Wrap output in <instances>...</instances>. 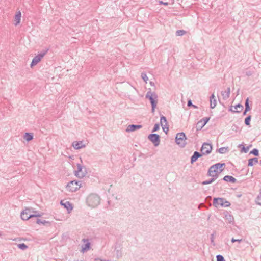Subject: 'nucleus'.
<instances>
[{
    "mask_svg": "<svg viewBox=\"0 0 261 261\" xmlns=\"http://www.w3.org/2000/svg\"><path fill=\"white\" fill-rule=\"evenodd\" d=\"M167 126V125H164V126H162V128H163V130L167 134L169 130V127H168V126Z\"/></svg>",
    "mask_w": 261,
    "mask_h": 261,
    "instance_id": "79ce46f5",
    "label": "nucleus"
},
{
    "mask_svg": "<svg viewBox=\"0 0 261 261\" xmlns=\"http://www.w3.org/2000/svg\"><path fill=\"white\" fill-rule=\"evenodd\" d=\"M24 210H28V211L27 212V215H28V216L29 215H32L31 213L33 212V211H32V208H27Z\"/></svg>",
    "mask_w": 261,
    "mask_h": 261,
    "instance_id": "c03bdc74",
    "label": "nucleus"
},
{
    "mask_svg": "<svg viewBox=\"0 0 261 261\" xmlns=\"http://www.w3.org/2000/svg\"><path fill=\"white\" fill-rule=\"evenodd\" d=\"M248 111H246V110H244V111L243 112V115H245L246 114V113Z\"/></svg>",
    "mask_w": 261,
    "mask_h": 261,
    "instance_id": "3c124183",
    "label": "nucleus"
},
{
    "mask_svg": "<svg viewBox=\"0 0 261 261\" xmlns=\"http://www.w3.org/2000/svg\"><path fill=\"white\" fill-rule=\"evenodd\" d=\"M250 153L252 154L255 156H258L259 154V151L257 149L254 148L252 151H251Z\"/></svg>",
    "mask_w": 261,
    "mask_h": 261,
    "instance_id": "e433bc0d",
    "label": "nucleus"
},
{
    "mask_svg": "<svg viewBox=\"0 0 261 261\" xmlns=\"http://www.w3.org/2000/svg\"><path fill=\"white\" fill-rule=\"evenodd\" d=\"M213 205L216 207H219V206L226 207L230 206V203L223 198H214Z\"/></svg>",
    "mask_w": 261,
    "mask_h": 261,
    "instance_id": "20e7f679",
    "label": "nucleus"
},
{
    "mask_svg": "<svg viewBox=\"0 0 261 261\" xmlns=\"http://www.w3.org/2000/svg\"><path fill=\"white\" fill-rule=\"evenodd\" d=\"M34 214H32L31 218L33 217H40L42 216V213H39L38 211H33Z\"/></svg>",
    "mask_w": 261,
    "mask_h": 261,
    "instance_id": "7c9ffc66",
    "label": "nucleus"
},
{
    "mask_svg": "<svg viewBox=\"0 0 261 261\" xmlns=\"http://www.w3.org/2000/svg\"><path fill=\"white\" fill-rule=\"evenodd\" d=\"M212 145L208 143H204L201 147V151L203 155H207L210 154L212 150Z\"/></svg>",
    "mask_w": 261,
    "mask_h": 261,
    "instance_id": "1a4fd4ad",
    "label": "nucleus"
},
{
    "mask_svg": "<svg viewBox=\"0 0 261 261\" xmlns=\"http://www.w3.org/2000/svg\"><path fill=\"white\" fill-rule=\"evenodd\" d=\"M36 223H37L38 224H43L44 225H45V224H48L49 223V222L48 221H47L45 220H41L40 219H38L37 218L36 220Z\"/></svg>",
    "mask_w": 261,
    "mask_h": 261,
    "instance_id": "cd10ccee",
    "label": "nucleus"
},
{
    "mask_svg": "<svg viewBox=\"0 0 261 261\" xmlns=\"http://www.w3.org/2000/svg\"><path fill=\"white\" fill-rule=\"evenodd\" d=\"M160 123L162 126H163L164 125H167V119L165 116H162L161 117Z\"/></svg>",
    "mask_w": 261,
    "mask_h": 261,
    "instance_id": "393cba45",
    "label": "nucleus"
},
{
    "mask_svg": "<svg viewBox=\"0 0 261 261\" xmlns=\"http://www.w3.org/2000/svg\"><path fill=\"white\" fill-rule=\"evenodd\" d=\"M234 109L235 110H232L231 108L230 110L233 113H239L242 111L243 109V106L242 105L238 103L235 106Z\"/></svg>",
    "mask_w": 261,
    "mask_h": 261,
    "instance_id": "6ab92c4d",
    "label": "nucleus"
},
{
    "mask_svg": "<svg viewBox=\"0 0 261 261\" xmlns=\"http://www.w3.org/2000/svg\"><path fill=\"white\" fill-rule=\"evenodd\" d=\"M258 162V160L257 158L255 157V158L249 159L248 160V166H252L254 164L257 163Z\"/></svg>",
    "mask_w": 261,
    "mask_h": 261,
    "instance_id": "5701e85b",
    "label": "nucleus"
},
{
    "mask_svg": "<svg viewBox=\"0 0 261 261\" xmlns=\"http://www.w3.org/2000/svg\"><path fill=\"white\" fill-rule=\"evenodd\" d=\"M202 155V153H200L198 151H195L191 158V163L193 164L194 162H196L198 158L201 157Z\"/></svg>",
    "mask_w": 261,
    "mask_h": 261,
    "instance_id": "dca6fc26",
    "label": "nucleus"
},
{
    "mask_svg": "<svg viewBox=\"0 0 261 261\" xmlns=\"http://www.w3.org/2000/svg\"><path fill=\"white\" fill-rule=\"evenodd\" d=\"M103 261H109V260H103Z\"/></svg>",
    "mask_w": 261,
    "mask_h": 261,
    "instance_id": "864d4df0",
    "label": "nucleus"
},
{
    "mask_svg": "<svg viewBox=\"0 0 261 261\" xmlns=\"http://www.w3.org/2000/svg\"><path fill=\"white\" fill-rule=\"evenodd\" d=\"M239 147H242V148H241V152H244L245 153H247L248 151V150H249V147H245L243 145H242V144H240L238 146Z\"/></svg>",
    "mask_w": 261,
    "mask_h": 261,
    "instance_id": "72a5a7b5",
    "label": "nucleus"
},
{
    "mask_svg": "<svg viewBox=\"0 0 261 261\" xmlns=\"http://www.w3.org/2000/svg\"><path fill=\"white\" fill-rule=\"evenodd\" d=\"M218 152L221 154H224L229 151L228 147H221L218 150Z\"/></svg>",
    "mask_w": 261,
    "mask_h": 261,
    "instance_id": "a878e982",
    "label": "nucleus"
},
{
    "mask_svg": "<svg viewBox=\"0 0 261 261\" xmlns=\"http://www.w3.org/2000/svg\"><path fill=\"white\" fill-rule=\"evenodd\" d=\"M210 120L209 117H204L201 120L199 121L197 123V129H201Z\"/></svg>",
    "mask_w": 261,
    "mask_h": 261,
    "instance_id": "9b49d317",
    "label": "nucleus"
},
{
    "mask_svg": "<svg viewBox=\"0 0 261 261\" xmlns=\"http://www.w3.org/2000/svg\"><path fill=\"white\" fill-rule=\"evenodd\" d=\"M216 179H216V178H215L214 177H211V178L208 179V180H205V181H203V182H202L201 184L203 185L210 184H212V182H213Z\"/></svg>",
    "mask_w": 261,
    "mask_h": 261,
    "instance_id": "c85d7f7f",
    "label": "nucleus"
},
{
    "mask_svg": "<svg viewBox=\"0 0 261 261\" xmlns=\"http://www.w3.org/2000/svg\"><path fill=\"white\" fill-rule=\"evenodd\" d=\"M245 110H246V111H249L250 110V107L249 104L248 98H247L245 100Z\"/></svg>",
    "mask_w": 261,
    "mask_h": 261,
    "instance_id": "2f4dec72",
    "label": "nucleus"
},
{
    "mask_svg": "<svg viewBox=\"0 0 261 261\" xmlns=\"http://www.w3.org/2000/svg\"><path fill=\"white\" fill-rule=\"evenodd\" d=\"M160 129V124L159 123L155 124L153 129L152 130V132H155L158 130Z\"/></svg>",
    "mask_w": 261,
    "mask_h": 261,
    "instance_id": "58836bf2",
    "label": "nucleus"
},
{
    "mask_svg": "<svg viewBox=\"0 0 261 261\" xmlns=\"http://www.w3.org/2000/svg\"><path fill=\"white\" fill-rule=\"evenodd\" d=\"M206 199H211V196H208V197H207Z\"/></svg>",
    "mask_w": 261,
    "mask_h": 261,
    "instance_id": "603ef678",
    "label": "nucleus"
},
{
    "mask_svg": "<svg viewBox=\"0 0 261 261\" xmlns=\"http://www.w3.org/2000/svg\"><path fill=\"white\" fill-rule=\"evenodd\" d=\"M82 241L84 243L82 246V252H84L88 251L90 248V243L89 242V240L87 239H83Z\"/></svg>",
    "mask_w": 261,
    "mask_h": 261,
    "instance_id": "f8f14e48",
    "label": "nucleus"
},
{
    "mask_svg": "<svg viewBox=\"0 0 261 261\" xmlns=\"http://www.w3.org/2000/svg\"><path fill=\"white\" fill-rule=\"evenodd\" d=\"M27 211H28V210H23L21 213V218L22 220H28V219H30V218H31V215H27Z\"/></svg>",
    "mask_w": 261,
    "mask_h": 261,
    "instance_id": "412c9836",
    "label": "nucleus"
},
{
    "mask_svg": "<svg viewBox=\"0 0 261 261\" xmlns=\"http://www.w3.org/2000/svg\"><path fill=\"white\" fill-rule=\"evenodd\" d=\"M225 166V163H218L211 166L208 170L207 175L217 179L220 174L223 171V168Z\"/></svg>",
    "mask_w": 261,
    "mask_h": 261,
    "instance_id": "f257e3e1",
    "label": "nucleus"
},
{
    "mask_svg": "<svg viewBox=\"0 0 261 261\" xmlns=\"http://www.w3.org/2000/svg\"><path fill=\"white\" fill-rule=\"evenodd\" d=\"M122 248L116 249V255L117 259H119L122 256Z\"/></svg>",
    "mask_w": 261,
    "mask_h": 261,
    "instance_id": "c756f323",
    "label": "nucleus"
},
{
    "mask_svg": "<svg viewBox=\"0 0 261 261\" xmlns=\"http://www.w3.org/2000/svg\"><path fill=\"white\" fill-rule=\"evenodd\" d=\"M21 17V13L20 11H18V12H17V13L16 14V15L15 16V20H14L15 25H17L20 23Z\"/></svg>",
    "mask_w": 261,
    "mask_h": 261,
    "instance_id": "aec40b11",
    "label": "nucleus"
},
{
    "mask_svg": "<svg viewBox=\"0 0 261 261\" xmlns=\"http://www.w3.org/2000/svg\"><path fill=\"white\" fill-rule=\"evenodd\" d=\"M214 239H215V233L212 234L211 236V241L212 243L214 242Z\"/></svg>",
    "mask_w": 261,
    "mask_h": 261,
    "instance_id": "49530a36",
    "label": "nucleus"
},
{
    "mask_svg": "<svg viewBox=\"0 0 261 261\" xmlns=\"http://www.w3.org/2000/svg\"><path fill=\"white\" fill-rule=\"evenodd\" d=\"M60 203L62 205H64L69 213L73 209L72 205L69 201H66L64 203L63 201L61 200Z\"/></svg>",
    "mask_w": 261,
    "mask_h": 261,
    "instance_id": "2eb2a0df",
    "label": "nucleus"
},
{
    "mask_svg": "<svg viewBox=\"0 0 261 261\" xmlns=\"http://www.w3.org/2000/svg\"><path fill=\"white\" fill-rule=\"evenodd\" d=\"M225 217L227 218V219H228L229 221L230 222H232L233 220V217L231 215H226Z\"/></svg>",
    "mask_w": 261,
    "mask_h": 261,
    "instance_id": "a19ab883",
    "label": "nucleus"
},
{
    "mask_svg": "<svg viewBox=\"0 0 261 261\" xmlns=\"http://www.w3.org/2000/svg\"><path fill=\"white\" fill-rule=\"evenodd\" d=\"M159 3L160 4H163V5H166V6L168 5V3H167V2H164L162 1H159Z\"/></svg>",
    "mask_w": 261,
    "mask_h": 261,
    "instance_id": "09e8293b",
    "label": "nucleus"
},
{
    "mask_svg": "<svg viewBox=\"0 0 261 261\" xmlns=\"http://www.w3.org/2000/svg\"><path fill=\"white\" fill-rule=\"evenodd\" d=\"M217 261H225L224 257L221 255H217L216 256Z\"/></svg>",
    "mask_w": 261,
    "mask_h": 261,
    "instance_id": "ea45409f",
    "label": "nucleus"
},
{
    "mask_svg": "<svg viewBox=\"0 0 261 261\" xmlns=\"http://www.w3.org/2000/svg\"><path fill=\"white\" fill-rule=\"evenodd\" d=\"M48 50V49L43 50L41 51L39 54H38L37 56H36L32 60V63L31 64V66L33 67V66L36 65L38 63H39L41 61V59L46 54Z\"/></svg>",
    "mask_w": 261,
    "mask_h": 261,
    "instance_id": "0eeeda50",
    "label": "nucleus"
},
{
    "mask_svg": "<svg viewBox=\"0 0 261 261\" xmlns=\"http://www.w3.org/2000/svg\"><path fill=\"white\" fill-rule=\"evenodd\" d=\"M81 187V181H71L68 183L66 189L70 192H75L79 189Z\"/></svg>",
    "mask_w": 261,
    "mask_h": 261,
    "instance_id": "423d86ee",
    "label": "nucleus"
},
{
    "mask_svg": "<svg viewBox=\"0 0 261 261\" xmlns=\"http://www.w3.org/2000/svg\"><path fill=\"white\" fill-rule=\"evenodd\" d=\"M18 247L21 250H24L28 248V246L24 243H21L18 244Z\"/></svg>",
    "mask_w": 261,
    "mask_h": 261,
    "instance_id": "f704fd0d",
    "label": "nucleus"
},
{
    "mask_svg": "<svg viewBox=\"0 0 261 261\" xmlns=\"http://www.w3.org/2000/svg\"><path fill=\"white\" fill-rule=\"evenodd\" d=\"M24 139L28 142L32 140L33 139V134L30 133H25L24 135Z\"/></svg>",
    "mask_w": 261,
    "mask_h": 261,
    "instance_id": "b1692460",
    "label": "nucleus"
},
{
    "mask_svg": "<svg viewBox=\"0 0 261 261\" xmlns=\"http://www.w3.org/2000/svg\"><path fill=\"white\" fill-rule=\"evenodd\" d=\"M72 146L75 149H79L85 147V145L83 144L82 141L74 142L72 143Z\"/></svg>",
    "mask_w": 261,
    "mask_h": 261,
    "instance_id": "f3484780",
    "label": "nucleus"
},
{
    "mask_svg": "<svg viewBox=\"0 0 261 261\" xmlns=\"http://www.w3.org/2000/svg\"><path fill=\"white\" fill-rule=\"evenodd\" d=\"M145 98L150 100L151 105V112L153 113L157 105V95L155 93L149 91L147 92Z\"/></svg>",
    "mask_w": 261,
    "mask_h": 261,
    "instance_id": "7ed1b4c3",
    "label": "nucleus"
},
{
    "mask_svg": "<svg viewBox=\"0 0 261 261\" xmlns=\"http://www.w3.org/2000/svg\"><path fill=\"white\" fill-rule=\"evenodd\" d=\"M252 74V73L251 71H248L246 72V75L247 76H250Z\"/></svg>",
    "mask_w": 261,
    "mask_h": 261,
    "instance_id": "de8ad7c7",
    "label": "nucleus"
},
{
    "mask_svg": "<svg viewBox=\"0 0 261 261\" xmlns=\"http://www.w3.org/2000/svg\"><path fill=\"white\" fill-rule=\"evenodd\" d=\"M242 241V239H235L234 238H232V239H231V242L232 243H234L236 242H238L239 243H240Z\"/></svg>",
    "mask_w": 261,
    "mask_h": 261,
    "instance_id": "a18cd8bd",
    "label": "nucleus"
},
{
    "mask_svg": "<svg viewBox=\"0 0 261 261\" xmlns=\"http://www.w3.org/2000/svg\"><path fill=\"white\" fill-rule=\"evenodd\" d=\"M222 180H224L227 182H230L231 183H235L237 181V179L231 176L226 175L224 177V178L222 179L219 180L218 182L217 183V185H218L219 182L220 183Z\"/></svg>",
    "mask_w": 261,
    "mask_h": 261,
    "instance_id": "ddd939ff",
    "label": "nucleus"
},
{
    "mask_svg": "<svg viewBox=\"0 0 261 261\" xmlns=\"http://www.w3.org/2000/svg\"><path fill=\"white\" fill-rule=\"evenodd\" d=\"M230 94V88L229 87H228L226 91L222 92V96L223 97V98L225 100L227 99L229 97Z\"/></svg>",
    "mask_w": 261,
    "mask_h": 261,
    "instance_id": "a211bd4d",
    "label": "nucleus"
},
{
    "mask_svg": "<svg viewBox=\"0 0 261 261\" xmlns=\"http://www.w3.org/2000/svg\"><path fill=\"white\" fill-rule=\"evenodd\" d=\"M94 261H103V260L99 258H95Z\"/></svg>",
    "mask_w": 261,
    "mask_h": 261,
    "instance_id": "8fccbe9b",
    "label": "nucleus"
},
{
    "mask_svg": "<svg viewBox=\"0 0 261 261\" xmlns=\"http://www.w3.org/2000/svg\"><path fill=\"white\" fill-rule=\"evenodd\" d=\"M142 126L141 125H135L131 124L129 125L126 128V132H134L137 129H140L142 128Z\"/></svg>",
    "mask_w": 261,
    "mask_h": 261,
    "instance_id": "4468645a",
    "label": "nucleus"
},
{
    "mask_svg": "<svg viewBox=\"0 0 261 261\" xmlns=\"http://www.w3.org/2000/svg\"><path fill=\"white\" fill-rule=\"evenodd\" d=\"M251 115H249L245 119V124L246 125H250V120H251Z\"/></svg>",
    "mask_w": 261,
    "mask_h": 261,
    "instance_id": "473e14b6",
    "label": "nucleus"
},
{
    "mask_svg": "<svg viewBox=\"0 0 261 261\" xmlns=\"http://www.w3.org/2000/svg\"><path fill=\"white\" fill-rule=\"evenodd\" d=\"M255 202L257 204L261 205V189L259 190V193L255 199Z\"/></svg>",
    "mask_w": 261,
    "mask_h": 261,
    "instance_id": "bb28decb",
    "label": "nucleus"
},
{
    "mask_svg": "<svg viewBox=\"0 0 261 261\" xmlns=\"http://www.w3.org/2000/svg\"><path fill=\"white\" fill-rule=\"evenodd\" d=\"M260 164H261V160L260 161Z\"/></svg>",
    "mask_w": 261,
    "mask_h": 261,
    "instance_id": "5fc2aeb1",
    "label": "nucleus"
},
{
    "mask_svg": "<svg viewBox=\"0 0 261 261\" xmlns=\"http://www.w3.org/2000/svg\"><path fill=\"white\" fill-rule=\"evenodd\" d=\"M187 106L188 107L192 106V107H193L194 108H196V106H195V105L192 104V101L190 99L188 101Z\"/></svg>",
    "mask_w": 261,
    "mask_h": 261,
    "instance_id": "37998d69",
    "label": "nucleus"
},
{
    "mask_svg": "<svg viewBox=\"0 0 261 261\" xmlns=\"http://www.w3.org/2000/svg\"><path fill=\"white\" fill-rule=\"evenodd\" d=\"M187 138L184 133H179L176 134L175 141L177 144L181 147H184L187 144L186 140Z\"/></svg>",
    "mask_w": 261,
    "mask_h": 261,
    "instance_id": "39448f33",
    "label": "nucleus"
},
{
    "mask_svg": "<svg viewBox=\"0 0 261 261\" xmlns=\"http://www.w3.org/2000/svg\"><path fill=\"white\" fill-rule=\"evenodd\" d=\"M186 33V31L183 30H177L176 32V35L177 36H181L184 35Z\"/></svg>",
    "mask_w": 261,
    "mask_h": 261,
    "instance_id": "c9c22d12",
    "label": "nucleus"
},
{
    "mask_svg": "<svg viewBox=\"0 0 261 261\" xmlns=\"http://www.w3.org/2000/svg\"><path fill=\"white\" fill-rule=\"evenodd\" d=\"M77 170L75 171V175L79 178H83L86 175V170L81 164H77Z\"/></svg>",
    "mask_w": 261,
    "mask_h": 261,
    "instance_id": "9d476101",
    "label": "nucleus"
},
{
    "mask_svg": "<svg viewBox=\"0 0 261 261\" xmlns=\"http://www.w3.org/2000/svg\"><path fill=\"white\" fill-rule=\"evenodd\" d=\"M100 202V197L96 194H90L86 199L87 204L92 208L97 207Z\"/></svg>",
    "mask_w": 261,
    "mask_h": 261,
    "instance_id": "f03ea898",
    "label": "nucleus"
},
{
    "mask_svg": "<svg viewBox=\"0 0 261 261\" xmlns=\"http://www.w3.org/2000/svg\"><path fill=\"white\" fill-rule=\"evenodd\" d=\"M141 77L142 78V79L144 80V81L145 83H147V81H148V78L145 73L142 72L141 73Z\"/></svg>",
    "mask_w": 261,
    "mask_h": 261,
    "instance_id": "4c0bfd02",
    "label": "nucleus"
},
{
    "mask_svg": "<svg viewBox=\"0 0 261 261\" xmlns=\"http://www.w3.org/2000/svg\"><path fill=\"white\" fill-rule=\"evenodd\" d=\"M148 139L153 144L154 146L156 147L159 145L160 143V136L156 134H150L148 136Z\"/></svg>",
    "mask_w": 261,
    "mask_h": 261,
    "instance_id": "6e6552de",
    "label": "nucleus"
},
{
    "mask_svg": "<svg viewBox=\"0 0 261 261\" xmlns=\"http://www.w3.org/2000/svg\"><path fill=\"white\" fill-rule=\"evenodd\" d=\"M216 105V99L214 94H213L210 97V107L212 109H214Z\"/></svg>",
    "mask_w": 261,
    "mask_h": 261,
    "instance_id": "4be33fe9",
    "label": "nucleus"
}]
</instances>
